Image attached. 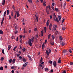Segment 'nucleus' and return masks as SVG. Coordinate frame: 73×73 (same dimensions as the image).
<instances>
[{
    "label": "nucleus",
    "mask_w": 73,
    "mask_h": 73,
    "mask_svg": "<svg viewBox=\"0 0 73 73\" xmlns=\"http://www.w3.org/2000/svg\"><path fill=\"white\" fill-rule=\"evenodd\" d=\"M15 13V15H17V11H15L14 12Z\"/></svg>",
    "instance_id": "8fccbe9b"
},
{
    "label": "nucleus",
    "mask_w": 73,
    "mask_h": 73,
    "mask_svg": "<svg viewBox=\"0 0 73 73\" xmlns=\"http://www.w3.org/2000/svg\"><path fill=\"white\" fill-rule=\"evenodd\" d=\"M55 37H54V35H52V39H54L55 38Z\"/></svg>",
    "instance_id": "2f4dec72"
},
{
    "label": "nucleus",
    "mask_w": 73,
    "mask_h": 73,
    "mask_svg": "<svg viewBox=\"0 0 73 73\" xmlns=\"http://www.w3.org/2000/svg\"><path fill=\"white\" fill-rule=\"evenodd\" d=\"M12 61V59H11L9 60V63H11Z\"/></svg>",
    "instance_id": "2eb2a0df"
},
{
    "label": "nucleus",
    "mask_w": 73,
    "mask_h": 73,
    "mask_svg": "<svg viewBox=\"0 0 73 73\" xmlns=\"http://www.w3.org/2000/svg\"><path fill=\"white\" fill-rule=\"evenodd\" d=\"M28 44L30 46H31L32 45V42L29 43H28Z\"/></svg>",
    "instance_id": "393cba45"
},
{
    "label": "nucleus",
    "mask_w": 73,
    "mask_h": 73,
    "mask_svg": "<svg viewBox=\"0 0 73 73\" xmlns=\"http://www.w3.org/2000/svg\"><path fill=\"white\" fill-rule=\"evenodd\" d=\"M42 60H43L42 58L41 57V58L40 60V63H41L42 62Z\"/></svg>",
    "instance_id": "412c9836"
},
{
    "label": "nucleus",
    "mask_w": 73,
    "mask_h": 73,
    "mask_svg": "<svg viewBox=\"0 0 73 73\" xmlns=\"http://www.w3.org/2000/svg\"><path fill=\"white\" fill-rule=\"evenodd\" d=\"M64 21H65V19H64L62 21V23H64Z\"/></svg>",
    "instance_id": "37998d69"
},
{
    "label": "nucleus",
    "mask_w": 73,
    "mask_h": 73,
    "mask_svg": "<svg viewBox=\"0 0 73 73\" xmlns=\"http://www.w3.org/2000/svg\"><path fill=\"white\" fill-rule=\"evenodd\" d=\"M54 26H55V27H53V28H57V25H54Z\"/></svg>",
    "instance_id": "7c9ffc66"
},
{
    "label": "nucleus",
    "mask_w": 73,
    "mask_h": 73,
    "mask_svg": "<svg viewBox=\"0 0 73 73\" xmlns=\"http://www.w3.org/2000/svg\"><path fill=\"white\" fill-rule=\"evenodd\" d=\"M61 44L62 46H64V45H65V43L64 42H62L61 43Z\"/></svg>",
    "instance_id": "4be33fe9"
},
{
    "label": "nucleus",
    "mask_w": 73,
    "mask_h": 73,
    "mask_svg": "<svg viewBox=\"0 0 73 73\" xmlns=\"http://www.w3.org/2000/svg\"><path fill=\"white\" fill-rule=\"evenodd\" d=\"M31 43V39H30L29 40L28 44Z\"/></svg>",
    "instance_id": "b1692460"
},
{
    "label": "nucleus",
    "mask_w": 73,
    "mask_h": 73,
    "mask_svg": "<svg viewBox=\"0 0 73 73\" xmlns=\"http://www.w3.org/2000/svg\"><path fill=\"white\" fill-rule=\"evenodd\" d=\"M70 65H73V62H70Z\"/></svg>",
    "instance_id": "de8ad7c7"
},
{
    "label": "nucleus",
    "mask_w": 73,
    "mask_h": 73,
    "mask_svg": "<svg viewBox=\"0 0 73 73\" xmlns=\"http://www.w3.org/2000/svg\"><path fill=\"white\" fill-rule=\"evenodd\" d=\"M11 16H13V11H11Z\"/></svg>",
    "instance_id": "a878e982"
},
{
    "label": "nucleus",
    "mask_w": 73,
    "mask_h": 73,
    "mask_svg": "<svg viewBox=\"0 0 73 73\" xmlns=\"http://www.w3.org/2000/svg\"><path fill=\"white\" fill-rule=\"evenodd\" d=\"M6 13H7V11H6L4 13V15H5L6 14Z\"/></svg>",
    "instance_id": "bf43d9fd"
},
{
    "label": "nucleus",
    "mask_w": 73,
    "mask_h": 73,
    "mask_svg": "<svg viewBox=\"0 0 73 73\" xmlns=\"http://www.w3.org/2000/svg\"><path fill=\"white\" fill-rule=\"evenodd\" d=\"M18 32H19L17 30H15V31H14V33L15 34H16V33H18Z\"/></svg>",
    "instance_id": "f3484780"
},
{
    "label": "nucleus",
    "mask_w": 73,
    "mask_h": 73,
    "mask_svg": "<svg viewBox=\"0 0 73 73\" xmlns=\"http://www.w3.org/2000/svg\"><path fill=\"white\" fill-rule=\"evenodd\" d=\"M44 31H45V32H46V27H44Z\"/></svg>",
    "instance_id": "a18cd8bd"
},
{
    "label": "nucleus",
    "mask_w": 73,
    "mask_h": 73,
    "mask_svg": "<svg viewBox=\"0 0 73 73\" xmlns=\"http://www.w3.org/2000/svg\"><path fill=\"white\" fill-rule=\"evenodd\" d=\"M50 44L52 45H54V43L53 42H51Z\"/></svg>",
    "instance_id": "6e6d98bb"
},
{
    "label": "nucleus",
    "mask_w": 73,
    "mask_h": 73,
    "mask_svg": "<svg viewBox=\"0 0 73 73\" xmlns=\"http://www.w3.org/2000/svg\"><path fill=\"white\" fill-rule=\"evenodd\" d=\"M24 33H27V30H25V29H24Z\"/></svg>",
    "instance_id": "4468645a"
},
{
    "label": "nucleus",
    "mask_w": 73,
    "mask_h": 73,
    "mask_svg": "<svg viewBox=\"0 0 73 73\" xmlns=\"http://www.w3.org/2000/svg\"><path fill=\"white\" fill-rule=\"evenodd\" d=\"M16 61V59L14 58L13 60V64H15Z\"/></svg>",
    "instance_id": "39448f33"
},
{
    "label": "nucleus",
    "mask_w": 73,
    "mask_h": 73,
    "mask_svg": "<svg viewBox=\"0 0 73 73\" xmlns=\"http://www.w3.org/2000/svg\"><path fill=\"white\" fill-rule=\"evenodd\" d=\"M29 3H32V0H28Z\"/></svg>",
    "instance_id": "ea45409f"
},
{
    "label": "nucleus",
    "mask_w": 73,
    "mask_h": 73,
    "mask_svg": "<svg viewBox=\"0 0 73 73\" xmlns=\"http://www.w3.org/2000/svg\"><path fill=\"white\" fill-rule=\"evenodd\" d=\"M58 18L59 21H61V16L60 15L58 16Z\"/></svg>",
    "instance_id": "dca6fc26"
},
{
    "label": "nucleus",
    "mask_w": 73,
    "mask_h": 73,
    "mask_svg": "<svg viewBox=\"0 0 73 73\" xmlns=\"http://www.w3.org/2000/svg\"><path fill=\"white\" fill-rule=\"evenodd\" d=\"M44 46H45V45H44V43H43L42 45V49H43L44 48Z\"/></svg>",
    "instance_id": "9d476101"
},
{
    "label": "nucleus",
    "mask_w": 73,
    "mask_h": 73,
    "mask_svg": "<svg viewBox=\"0 0 73 73\" xmlns=\"http://www.w3.org/2000/svg\"><path fill=\"white\" fill-rule=\"evenodd\" d=\"M31 42H32L34 41V37L31 38Z\"/></svg>",
    "instance_id": "6ab92c4d"
},
{
    "label": "nucleus",
    "mask_w": 73,
    "mask_h": 73,
    "mask_svg": "<svg viewBox=\"0 0 73 73\" xmlns=\"http://www.w3.org/2000/svg\"><path fill=\"white\" fill-rule=\"evenodd\" d=\"M2 3H3V4H5V0H4L3 1V2H2Z\"/></svg>",
    "instance_id": "69168bd1"
},
{
    "label": "nucleus",
    "mask_w": 73,
    "mask_h": 73,
    "mask_svg": "<svg viewBox=\"0 0 73 73\" xmlns=\"http://www.w3.org/2000/svg\"><path fill=\"white\" fill-rule=\"evenodd\" d=\"M48 52H49V53H50L51 52V50L50 49H49L48 50Z\"/></svg>",
    "instance_id": "680f3d73"
},
{
    "label": "nucleus",
    "mask_w": 73,
    "mask_h": 73,
    "mask_svg": "<svg viewBox=\"0 0 73 73\" xmlns=\"http://www.w3.org/2000/svg\"><path fill=\"white\" fill-rule=\"evenodd\" d=\"M39 66H40L41 67H42V64H39Z\"/></svg>",
    "instance_id": "0e129e2a"
},
{
    "label": "nucleus",
    "mask_w": 73,
    "mask_h": 73,
    "mask_svg": "<svg viewBox=\"0 0 73 73\" xmlns=\"http://www.w3.org/2000/svg\"><path fill=\"white\" fill-rule=\"evenodd\" d=\"M3 21H2L1 22V25H2V24H3Z\"/></svg>",
    "instance_id": "5fc2aeb1"
},
{
    "label": "nucleus",
    "mask_w": 73,
    "mask_h": 73,
    "mask_svg": "<svg viewBox=\"0 0 73 73\" xmlns=\"http://www.w3.org/2000/svg\"><path fill=\"white\" fill-rule=\"evenodd\" d=\"M4 60V57H1V61H3V60Z\"/></svg>",
    "instance_id": "c85d7f7f"
},
{
    "label": "nucleus",
    "mask_w": 73,
    "mask_h": 73,
    "mask_svg": "<svg viewBox=\"0 0 73 73\" xmlns=\"http://www.w3.org/2000/svg\"><path fill=\"white\" fill-rule=\"evenodd\" d=\"M66 29V28L65 27H62V29L63 31H65V30Z\"/></svg>",
    "instance_id": "72a5a7b5"
},
{
    "label": "nucleus",
    "mask_w": 73,
    "mask_h": 73,
    "mask_svg": "<svg viewBox=\"0 0 73 73\" xmlns=\"http://www.w3.org/2000/svg\"><path fill=\"white\" fill-rule=\"evenodd\" d=\"M50 36H51V34H49L48 36V38L49 40L50 38Z\"/></svg>",
    "instance_id": "f8f14e48"
},
{
    "label": "nucleus",
    "mask_w": 73,
    "mask_h": 73,
    "mask_svg": "<svg viewBox=\"0 0 73 73\" xmlns=\"http://www.w3.org/2000/svg\"><path fill=\"white\" fill-rule=\"evenodd\" d=\"M22 50H23V52H25V51L26 50V48H25L22 49Z\"/></svg>",
    "instance_id": "5701e85b"
},
{
    "label": "nucleus",
    "mask_w": 73,
    "mask_h": 73,
    "mask_svg": "<svg viewBox=\"0 0 73 73\" xmlns=\"http://www.w3.org/2000/svg\"><path fill=\"white\" fill-rule=\"evenodd\" d=\"M27 56L28 57V58H29L30 60H32V59L31 58V57L30 56L29 54H28L27 55Z\"/></svg>",
    "instance_id": "6e6552de"
},
{
    "label": "nucleus",
    "mask_w": 73,
    "mask_h": 73,
    "mask_svg": "<svg viewBox=\"0 0 73 73\" xmlns=\"http://www.w3.org/2000/svg\"><path fill=\"white\" fill-rule=\"evenodd\" d=\"M69 51L70 53H72V50H71V49H69Z\"/></svg>",
    "instance_id": "58836bf2"
},
{
    "label": "nucleus",
    "mask_w": 73,
    "mask_h": 73,
    "mask_svg": "<svg viewBox=\"0 0 73 73\" xmlns=\"http://www.w3.org/2000/svg\"><path fill=\"white\" fill-rule=\"evenodd\" d=\"M35 16L36 19V21L37 22H38V17L37 16V15H35Z\"/></svg>",
    "instance_id": "f03ea898"
},
{
    "label": "nucleus",
    "mask_w": 73,
    "mask_h": 73,
    "mask_svg": "<svg viewBox=\"0 0 73 73\" xmlns=\"http://www.w3.org/2000/svg\"><path fill=\"white\" fill-rule=\"evenodd\" d=\"M66 50H64L63 51V53H64V54L66 53Z\"/></svg>",
    "instance_id": "cd10ccee"
},
{
    "label": "nucleus",
    "mask_w": 73,
    "mask_h": 73,
    "mask_svg": "<svg viewBox=\"0 0 73 73\" xmlns=\"http://www.w3.org/2000/svg\"><path fill=\"white\" fill-rule=\"evenodd\" d=\"M23 62H25L26 61V59L24 58H23V59L21 60Z\"/></svg>",
    "instance_id": "1a4fd4ad"
},
{
    "label": "nucleus",
    "mask_w": 73,
    "mask_h": 73,
    "mask_svg": "<svg viewBox=\"0 0 73 73\" xmlns=\"http://www.w3.org/2000/svg\"><path fill=\"white\" fill-rule=\"evenodd\" d=\"M23 58L21 57V56H19V59L20 60H22V59H23Z\"/></svg>",
    "instance_id": "e433bc0d"
},
{
    "label": "nucleus",
    "mask_w": 73,
    "mask_h": 73,
    "mask_svg": "<svg viewBox=\"0 0 73 73\" xmlns=\"http://www.w3.org/2000/svg\"><path fill=\"white\" fill-rule=\"evenodd\" d=\"M52 6H54V3H52Z\"/></svg>",
    "instance_id": "13d9d810"
},
{
    "label": "nucleus",
    "mask_w": 73,
    "mask_h": 73,
    "mask_svg": "<svg viewBox=\"0 0 73 73\" xmlns=\"http://www.w3.org/2000/svg\"><path fill=\"white\" fill-rule=\"evenodd\" d=\"M14 68H15V66H13H13H11V69H14Z\"/></svg>",
    "instance_id": "864d4df0"
},
{
    "label": "nucleus",
    "mask_w": 73,
    "mask_h": 73,
    "mask_svg": "<svg viewBox=\"0 0 73 73\" xmlns=\"http://www.w3.org/2000/svg\"><path fill=\"white\" fill-rule=\"evenodd\" d=\"M62 73H66V70H64V71H63Z\"/></svg>",
    "instance_id": "09e8293b"
},
{
    "label": "nucleus",
    "mask_w": 73,
    "mask_h": 73,
    "mask_svg": "<svg viewBox=\"0 0 73 73\" xmlns=\"http://www.w3.org/2000/svg\"><path fill=\"white\" fill-rule=\"evenodd\" d=\"M52 23H50V24L49 27V29H50V30H51L52 29Z\"/></svg>",
    "instance_id": "20e7f679"
},
{
    "label": "nucleus",
    "mask_w": 73,
    "mask_h": 73,
    "mask_svg": "<svg viewBox=\"0 0 73 73\" xmlns=\"http://www.w3.org/2000/svg\"><path fill=\"white\" fill-rule=\"evenodd\" d=\"M2 53H3V54H5L4 49H2Z\"/></svg>",
    "instance_id": "bb28decb"
},
{
    "label": "nucleus",
    "mask_w": 73,
    "mask_h": 73,
    "mask_svg": "<svg viewBox=\"0 0 73 73\" xmlns=\"http://www.w3.org/2000/svg\"><path fill=\"white\" fill-rule=\"evenodd\" d=\"M50 19H52V15H50Z\"/></svg>",
    "instance_id": "e2e57ef3"
},
{
    "label": "nucleus",
    "mask_w": 73,
    "mask_h": 73,
    "mask_svg": "<svg viewBox=\"0 0 73 73\" xmlns=\"http://www.w3.org/2000/svg\"><path fill=\"white\" fill-rule=\"evenodd\" d=\"M0 69L1 70H3V67L1 66L0 68Z\"/></svg>",
    "instance_id": "c756f323"
},
{
    "label": "nucleus",
    "mask_w": 73,
    "mask_h": 73,
    "mask_svg": "<svg viewBox=\"0 0 73 73\" xmlns=\"http://www.w3.org/2000/svg\"><path fill=\"white\" fill-rule=\"evenodd\" d=\"M44 32L43 31H42L41 33V36H43V35H44Z\"/></svg>",
    "instance_id": "0eeeda50"
},
{
    "label": "nucleus",
    "mask_w": 73,
    "mask_h": 73,
    "mask_svg": "<svg viewBox=\"0 0 73 73\" xmlns=\"http://www.w3.org/2000/svg\"><path fill=\"white\" fill-rule=\"evenodd\" d=\"M48 62H49V63L50 64H52V61H51V60L49 61H48Z\"/></svg>",
    "instance_id": "c9c22d12"
},
{
    "label": "nucleus",
    "mask_w": 73,
    "mask_h": 73,
    "mask_svg": "<svg viewBox=\"0 0 73 73\" xmlns=\"http://www.w3.org/2000/svg\"><path fill=\"white\" fill-rule=\"evenodd\" d=\"M24 63L25 65H28V62H24Z\"/></svg>",
    "instance_id": "a19ab883"
},
{
    "label": "nucleus",
    "mask_w": 73,
    "mask_h": 73,
    "mask_svg": "<svg viewBox=\"0 0 73 73\" xmlns=\"http://www.w3.org/2000/svg\"><path fill=\"white\" fill-rule=\"evenodd\" d=\"M61 60H59L58 61V64H60L61 63Z\"/></svg>",
    "instance_id": "f704fd0d"
},
{
    "label": "nucleus",
    "mask_w": 73,
    "mask_h": 73,
    "mask_svg": "<svg viewBox=\"0 0 73 73\" xmlns=\"http://www.w3.org/2000/svg\"><path fill=\"white\" fill-rule=\"evenodd\" d=\"M46 26L48 27L49 26V20H48L46 22Z\"/></svg>",
    "instance_id": "423d86ee"
},
{
    "label": "nucleus",
    "mask_w": 73,
    "mask_h": 73,
    "mask_svg": "<svg viewBox=\"0 0 73 73\" xmlns=\"http://www.w3.org/2000/svg\"><path fill=\"white\" fill-rule=\"evenodd\" d=\"M2 3H3V4H5V0H4L3 1V2H2Z\"/></svg>",
    "instance_id": "338daca9"
},
{
    "label": "nucleus",
    "mask_w": 73,
    "mask_h": 73,
    "mask_svg": "<svg viewBox=\"0 0 73 73\" xmlns=\"http://www.w3.org/2000/svg\"><path fill=\"white\" fill-rule=\"evenodd\" d=\"M49 70V69L48 68H45V71H47V70Z\"/></svg>",
    "instance_id": "603ef678"
},
{
    "label": "nucleus",
    "mask_w": 73,
    "mask_h": 73,
    "mask_svg": "<svg viewBox=\"0 0 73 73\" xmlns=\"http://www.w3.org/2000/svg\"><path fill=\"white\" fill-rule=\"evenodd\" d=\"M49 52H48L47 53H46V54H47V56H49Z\"/></svg>",
    "instance_id": "052dcab7"
},
{
    "label": "nucleus",
    "mask_w": 73,
    "mask_h": 73,
    "mask_svg": "<svg viewBox=\"0 0 73 73\" xmlns=\"http://www.w3.org/2000/svg\"><path fill=\"white\" fill-rule=\"evenodd\" d=\"M14 18L15 19H16V15H15L14 16Z\"/></svg>",
    "instance_id": "774afa93"
},
{
    "label": "nucleus",
    "mask_w": 73,
    "mask_h": 73,
    "mask_svg": "<svg viewBox=\"0 0 73 73\" xmlns=\"http://www.w3.org/2000/svg\"><path fill=\"white\" fill-rule=\"evenodd\" d=\"M56 62H57L56 61H54L53 62V64L54 67H56V66H57V64H56Z\"/></svg>",
    "instance_id": "f257e3e1"
},
{
    "label": "nucleus",
    "mask_w": 73,
    "mask_h": 73,
    "mask_svg": "<svg viewBox=\"0 0 73 73\" xmlns=\"http://www.w3.org/2000/svg\"><path fill=\"white\" fill-rule=\"evenodd\" d=\"M53 29L52 30V31H56V28H53Z\"/></svg>",
    "instance_id": "4c0bfd02"
},
{
    "label": "nucleus",
    "mask_w": 73,
    "mask_h": 73,
    "mask_svg": "<svg viewBox=\"0 0 73 73\" xmlns=\"http://www.w3.org/2000/svg\"><path fill=\"white\" fill-rule=\"evenodd\" d=\"M20 16V14L19 13H17V17H19Z\"/></svg>",
    "instance_id": "49530a36"
},
{
    "label": "nucleus",
    "mask_w": 73,
    "mask_h": 73,
    "mask_svg": "<svg viewBox=\"0 0 73 73\" xmlns=\"http://www.w3.org/2000/svg\"><path fill=\"white\" fill-rule=\"evenodd\" d=\"M55 10L56 11V12H58V8H55Z\"/></svg>",
    "instance_id": "aec40b11"
},
{
    "label": "nucleus",
    "mask_w": 73,
    "mask_h": 73,
    "mask_svg": "<svg viewBox=\"0 0 73 73\" xmlns=\"http://www.w3.org/2000/svg\"><path fill=\"white\" fill-rule=\"evenodd\" d=\"M3 33H4V32L2 30H0V34L1 35H2V34H3Z\"/></svg>",
    "instance_id": "ddd939ff"
},
{
    "label": "nucleus",
    "mask_w": 73,
    "mask_h": 73,
    "mask_svg": "<svg viewBox=\"0 0 73 73\" xmlns=\"http://www.w3.org/2000/svg\"><path fill=\"white\" fill-rule=\"evenodd\" d=\"M56 21L58 23H59L60 21H59V20H58V18H57V17L56 18Z\"/></svg>",
    "instance_id": "a211bd4d"
},
{
    "label": "nucleus",
    "mask_w": 73,
    "mask_h": 73,
    "mask_svg": "<svg viewBox=\"0 0 73 73\" xmlns=\"http://www.w3.org/2000/svg\"><path fill=\"white\" fill-rule=\"evenodd\" d=\"M8 48V50H10L11 48V45H9V46Z\"/></svg>",
    "instance_id": "9b49d317"
},
{
    "label": "nucleus",
    "mask_w": 73,
    "mask_h": 73,
    "mask_svg": "<svg viewBox=\"0 0 73 73\" xmlns=\"http://www.w3.org/2000/svg\"><path fill=\"white\" fill-rule=\"evenodd\" d=\"M19 37H20V39H21V38L23 37V36L21 35H20Z\"/></svg>",
    "instance_id": "3c124183"
},
{
    "label": "nucleus",
    "mask_w": 73,
    "mask_h": 73,
    "mask_svg": "<svg viewBox=\"0 0 73 73\" xmlns=\"http://www.w3.org/2000/svg\"><path fill=\"white\" fill-rule=\"evenodd\" d=\"M20 56V54H17V57H19Z\"/></svg>",
    "instance_id": "4d7b16f0"
},
{
    "label": "nucleus",
    "mask_w": 73,
    "mask_h": 73,
    "mask_svg": "<svg viewBox=\"0 0 73 73\" xmlns=\"http://www.w3.org/2000/svg\"><path fill=\"white\" fill-rule=\"evenodd\" d=\"M11 38L12 39H15V37L14 36H13L11 37Z\"/></svg>",
    "instance_id": "79ce46f5"
},
{
    "label": "nucleus",
    "mask_w": 73,
    "mask_h": 73,
    "mask_svg": "<svg viewBox=\"0 0 73 73\" xmlns=\"http://www.w3.org/2000/svg\"><path fill=\"white\" fill-rule=\"evenodd\" d=\"M59 39L60 40V42H61V41H62V40H63V38H62V36H59Z\"/></svg>",
    "instance_id": "7ed1b4c3"
},
{
    "label": "nucleus",
    "mask_w": 73,
    "mask_h": 73,
    "mask_svg": "<svg viewBox=\"0 0 73 73\" xmlns=\"http://www.w3.org/2000/svg\"><path fill=\"white\" fill-rule=\"evenodd\" d=\"M51 8L52 9L54 10V11H55V10L54 9V7L52 6L51 7Z\"/></svg>",
    "instance_id": "c03bdc74"
},
{
    "label": "nucleus",
    "mask_w": 73,
    "mask_h": 73,
    "mask_svg": "<svg viewBox=\"0 0 73 73\" xmlns=\"http://www.w3.org/2000/svg\"><path fill=\"white\" fill-rule=\"evenodd\" d=\"M9 10L7 11V15H9Z\"/></svg>",
    "instance_id": "473e14b6"
}]
</instances>
